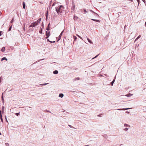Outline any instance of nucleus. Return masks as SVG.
Here are the masks:
<instances>
[{
	"label": "nucleus",
	"instance_id": "f257e3e1",
	"mask_svg": "<svg viewBox=\"0 0 146 146\" xmlns=\"http://www.w3.org/2000/svg\"><path fill=\"white\" fill-rule=\"evenodd\" d=\"M55 8L56 10L58 13H61L63 9V7L62 5H60L59 7H57Z\"/></svg>",
	"mask_w": 146,
	"mask_h": 146
},
{
	"label": "nucleus",
	"instance_id": "f03ea898",
	"mask_svg": "<svg viewBox=\"0 0 146 146\" xmlns=\"http://www.w3.org/2000/svg\"><path fill=\"white\" fill-rule=\"evenodd\" d=\"M38 25L37 23L36 22L33 23L29 26V27H35Z\"/></svg>",
	"mask_w": 146,
	"mask_h": 146
},
{
	"label": "nucleus",
	"instance_id": "7ed1b4c3",
	"mask_svg": "<svg viewBox=\"0 0 146 146\" xmlns=\"http://www.w3.org/2000/svg\"><path fill=\"white\" fill-rule=\"evenodd\" d=\"M46 38H47L49 37L50 35V32L46 31Z\"/></svg>",
	"mask_w": 146,
	"mask_h": 146
},
{
	"label": "nucleus",
	"instance_id": "20e7f679",
	"mask_svg": "<svg viewBox=\"0 0 146 146\" xmlns=\"http://www.w3.org/2000/svg\"><path fill=\"white\" fill-rule=\"evenodd\" d=\"M41 20V18H40L37 20L36 22L38 24L40 23V21Z\"/></svg>",
	"mask_w": 146,
	"mask_h": 146
},
{
	"label": "nucleus",
	"instance_id": "39448f33",
	"mask_svg": "<svg viewBox=\"0 0 146 146\" xmlns=\"http://www.w3.org/2000/svg\"><path fill=\"white\" fill-rule=\"evenodd\" d=\"M58 73V71L56 70L54 71L53 72V73L54 74H57Z\"/></svg>",
	"mask_w": 146,
	"mask_h": 146
},
{
	"label": "nucleus",
	"instance_id": "423d86ee",
	"mask_svg": "<svg viewBox=\"0 0 146 146\" xmlns=\"http://www.w3.org/2000/svg\"><path fill=\"white\" fill-rule=\"evenodd\" d=\"M23 8L25 9V3L23 2Z\"/></svg>",
	"mask_w": 146,
	"mask_h": 146
},
{
	"label": "nucleus",
	"instance_id": "0eeeda50",
	"mask_svg": "<svg viewBox=\"0 0 146 146\" xmlns=\"http://www.w3.org/2000/svg\"><path fill=\"white\" fill-rule=\"evenodd\" d=\"M63 96H64V95H63V94H59V97L62 98Z\"/></svg>",
	"mask_w": 146,
	"mask_h": 146
},
{
	"label": "nucleus",
	"instance_id": "6e6552de",
	"mask_svg": "<svg viewBox=\"0 0 146 146\" xmlns=\"http://www.w3.org/2000/svg\"><path fill=\"white\" fill-rule=\"evenodd\" d=\"M88 41L91 44H93V42L90 40L88 38H87Z\"/></svg>",
	"mask_w": 146,
	"mask_h": 146
},
{
	"label": "nucleus",
	"instance_id": "1a4fd4ad",
	"mask_svg": "<svg viewBox=\"0 0 146 146\" xmlns=\"http://www.w3.org/2000/svg\"><path fill=\"white\" fill-rule=\"evenodd\" d=\"M129 109V108L122 109H119L118 110H127L128 109Z\"/></svg>",
	"mask_w": 146,
	"mask_h": 146
},
{
	"label": "nucleus",
	"instance_id": "9d476101",
	"mask_svg": "<svg viewBox=\"0 0 146 146\" xmlns=\"http://www.w3.org/2000/svg\"><path fill=\"white\" fill-rule=\"evenodd\" d=\"M1 50L2 52H4L5 50V47H3L1 49Z\"/></svg>",
	"mask_w": 146,
	"mask_h": 146
},
{
	"label": "nucleus",
	"instance_id": "9b49d317",
	"mask_svg": "<svg viewBox=\"0 0 146 146\" xmlns=\"http://www.w3.org/2000/svg\"><path fill=\"white\" fill-rule=\"evenodd\" d=\"M4 60H7V59L5 57H3L1 59V61H3Z\"/></svg>",
	"mask_w": 146,
	"mask_h": 146
},
{
	"label": "nucleus",
	"instance_id": "f8f14e48",
	"mask_svg": "<svg viewBox=\"0 0 146 146\" xmlns=\"http://www.w3.org/2000/svg\"><path fill=\"white\" fill-rule=\"evenodd\" d=\"M141 37V35H139V36L135 40H137L138 38H140Z\"/></svg>",
	"mask_w": 146,
	"mask_h": 146
},
{
	"label": "nucleus",
	"instance_id": "ddd939ff",
	"mask_svg": "<svg viewBox=\"0 0 146 146\" xmlns=\"http://www.w3.org/2000/svg\"><path fill=\"white\" fill-rule=\"evenodd\" d=\"M92 20L95 21H96V22H99V21L98 20L93 19H92Z\"/></svg>",
	"mask_w": 146,
	"mask_h": 146
},
{
	"label": "nucleus",
	"instance_id": "4468645a",
	"mask_svg": "<svg viewBox=\"0 0 146 146\" xmlns=\"http://www.w3.org/2000/svg\"><path fill=\"white\" fill-rule=\"evenodd\" d=\"M49 24H48V28L46 29L48 30V31H49L50 30V29L49 28Z\"/></svg>",
	"mask_w": 146,
	"mask_h": 146
},
{
	"label": "nucleus",
	"instance_id": "2eb2a0df",
	"mask_svg": "<svg viewBox=\"0 0 146 146\" xmlns=\"http://www.w3.org/2000/svg\"><path fill=\"white\" fill-rule=\"evenodd\" d=\"M115 81V80H113L111 82V85L112 86H113V83H114V82Z\"/></svg>",
	"mask_w": 146,
	"mask_h": 146
},
{
	"label": "nucleus",
	"instance_id": "dca6fc26",
	"mask_svg": "<svg viewBox=\"0 0 146 146\" xmlns=\"http://www.w3.org/2000/svg\"><path fill=\"white\" fill-rule=\"evenodd\" d=\"M11 27H12V25L10 27L8 31H10L11 30Z\"/></svg>",
	"mask_w": 146,
	"mask_h": 146
},
{
	"label": "nucleus",
	"instance_id": "f3484780",
	"mask_svg": "<svg viewBox=\"0 0 146 146\" xmlns=\"http://www.w3.org/2000/svg\"><path fill=\"white\" fill-rule=\"evenodd\" d=\"M41 30L39 31V33L40 34L42 33V31L41 29Z\"/></svg>",
	"mask_w": 146,
	"mask_h": 146
},
{
	"label": "nucleus",
	"instance_id": "a211bd4d",
	"mask_svg": "<svg viewBox=\"0 0 146 146\" xmlns=\"http://www.w3.org/2000/svg\"><path fill=\"white\" fill-rule=\"evenodd\" d=\"M56 4V2H55L54 3H53V4L52 6H54L55 5V4Z\"/></svg>",
	"mask_w": 146,
	"mask_h": 146
},
{
	"label": "nucleus",
	"instance_id": "6ab92c4d",
	"mask_svg": "<svg viewBox=\"0 0 146 146\" xmlns=\"http://www.w3.org/2000/svg\"><path fill=\"white\" fill-rule=\"evenodd\" d=\"M56 4V2H55L54 3H53V4L52 6H54L55 5V4Z\"/></svg>",
	"mask_w": 146,
	"mask_h": 146
},
{
	"label": "nucleus",
	"instance_id": "aec40b11",
	"mask_svg": "<svg viewBox=\"0 0 146 146\" xmlns=\"http://www.w3.org/2000/svg\"><path fill=\"white\" fill-rule=\"evenodd\" d=\"M80 79V78L79 77L77 78H76L75 80H79Z\"/></svg>",
	"mask_w": 146,
	"mask_h": 146
},
{
	"label": "nucleus",
	"instance_id": "412c9836",
	"mask_svg": "<svg viewBox=\"0 0 146 146\" xmlns=\"http://www.w3.org/2000/svg\"><path fill=\"white\" fill-rule=\"evenodd\" d=\"M16 115L17 116H18L19 115V113H16Z\"/></svg>",
	"mask_w": 146,
	"mask_h": 146
},
{
	"label": "nucleus",
	"instance_id": "4be33fe9",
	"mask_svg": "<svg viewBox=\"0 0 146 146\" xmlns=\"http://www.w3.org/2000/svg\"><path fill=\"white\" fill-rule=\"evenodd\" d=\"M14 21V20H13V18L12 19V20L11 21V23H12Z\"/></svg>",
	"mask_w": 146,
	"mask_h": 146
},
{
	"label": "nucleus",
	"instance_id": "5701e85b",
	"mask_svg": "<svg viewBox=\"0 0 146 146\" xmlns=\"http://www.w3.org/2000/svg\"><path fill=\"white\" fill-rule=\"evenodd\" d=\"M128 129L127 128H125V129H124V130L126 131H127V130Z\"/></svg>",
	"mask_w": 146,
	"mask_h": 146
},
{
	"label": "nucleus",
	"instance_id": "b1692460",
	"mask_svg": "<svg viewBox=\"0 0 146 146\" xmlns=\"http://www.w3.org/2000/svg\"><path fill=\"white\" fill-rule=\"evenodd\" d=\"M2 31H0V36H1L2 35Z\"/></svg>",
	"mask_w": 146,
	"mask_h": 146
},
{
	"label": "nucleus",
	"instance_id": "393cba45",
	"mask_svg": "<svg viewBox=\"0 0 146 146\" xmlns=\"http://www.w3.org/2000/svg\"><path fill=\"white\" fill-rule=\"evenodd\" d=\"M2 118V115L1 114H0V118Z\"/></svg>",
	"mask_w": 146,
	"mask_h": 146
},
{
	"label": "nucleus",
	"instance_id": "a878e982",
	"mask_svg": "<svg viewBox=\"0 0 146 146\" xmlns=\"http://www.w3.org/2000/svg\"><path fill=\"white\" fill-rule=\"evenodd\" d=\"M62 32L60 34V36L61 35H62Z\"/></svg>",
	"mask_w": 146,
	"mask_h": 146
},
{
	"label": "nucleus",
	"instance_id": "bb28decb",
	"mask_svg": "<svg viewBox=\"0 0 146 146\" xmlns=\"http://www.w3.org/2000/svg\"><path fill=\"white\" fill-rule=\"evenodd\" d=\"M78 37H79V38H81V39L82 38V37H81L80 36H79V35H78Z\"/></svg>",
	"mask_w": 146,
	"mask_h": 146
},
{
	"label": "nucleus",
	"instance_id": "cd10ccee",
	"mask_svg": "<svg viewBox=\"0 0 146 146\" xmlns=\"http://www.w3.org/2000/svg\"><path fill=\"white\" fill-rule=\"evenodd\" d=\"M42 84V85H46V84Z\"/></svg>",
	"mask_w": 146,
	"mask_h": 146
},
{
	"label": "nucleus",
	"instance_id": "c85d7f7f",
	"mask_svg": "<svg viewBox=\"0 0 146 146\" xmlns=\"http://www.w3.org/2000/svg\"><path fill=\"white\" fill-rule=\"evenodd\" d=\"M136 0L138 2V3H139V0Z\"/></svg>",
	"mask_w": 146,
	"mask_h": 146
},
{
	"label": "nucleus",
	"instance_id": "c756f323",
	"mask_svg": "<svg viewBox=\"0 0 146 146\" xmlns=\"http://www.w3.org/2000/svg\"><path fill=\"white\" fill-rule=\"evenodd\" d=\"M143 0V2H144V3H145V0Z\"/></svg>",
	"mask_w": 146,
	"mask_h": 146
},
{
	"label": "nucleus",
	"instance_id": "7c9ffc66",
	"mask_svg": "<svg viewBox=\"0 0 146 146\" xmlns=\"http://www.w3.org/2000/svg\"><path fill=\"white\" fill-rule=\"evenodd\" d=\"M77 38V37H76V36H75V38H74V40H75V39Z\"/></svg>",
	"mask_w": 146,
	"mask_h": 146
},
{
	"label": "nucleus",
	"instance_id": "2f4dec72",
	"mask_svg": "<svg viewBox=\"0 0 146 146\" xmlns=\"http://www.w3.org/2000/svg\"><path fill=\"white\" fill-rule=\"evenodd\" d=\"M43 25H44L43 24H42V27H43Z\"/></svg>",
	"mask_w": 146,
	"mask_h": 146
},
{
	"label": "nucleus",
	"instance_id": "473e14b6",
	"mask_svg": "<svg viewBox=\"0 0 146 146\" xmlns=\"http://www.w3.org/2000/svg\"><path fill=\"white\" fill-rule=\"evenodd\" d=\"M2 98L3 99V95H2Z\"/></svg>",
	"mask_w": 146,
	"mask_h": 146
},
{
	"label": "nucleus",
	"instance_id": "72a5a7b5",
	"mask_svg": "<svg viewBox=\"0 0 146 146\" xmlns=\"http://www.w3.org/2000/svg\"><path fill=\"white\" fill-rule=\"evenodd\" d=\"M84 11L85 12H86V10L85 9H84Z\"/></svg>",
	"mask_w": 146,
	"mask_h": 146
},
{
	"label": "nucleus",
	"instance_id": "f704fd0d",
	"mask_svg": "<svg viewBox=\"0 0 146 146\" xmlns=\"http://www.w3.org/2000/svg\"><path fill=\"white\" fill-rule=\"evenodd\" d=\"M4 109V107H2V109Z\"/></svg>",
	"mask_w": 146,
	"mask_h": 146
},
{
	"label": "nucleus",
	"instance_id": "c9c22d12",
	"mask_svg": "<svg viewBox=\"0 0 146 146\" xmlns=\"http://www.w3.org/2000/svg\"><path fill=\"white\" fill-rule=\"evenodd\" d=\"M145 26H146V22H145Z\"/></svg>",
	"mask_w": 146,
	"mask_h": 146
},
{
	"label": "nucleus",
	"instance_id": "e433bc0d",
	"mask_svg": "<svg viewBox=\"0 0 146 146\" xmlns=\"http://www.w3.org/2000/svg\"><path fill=\"white\" fill-rule=\"evenodd\" d=\"M47 40H48V41H49V42H51L50 41H49V39H48Z\"/></svg>",
	"mask_w": 146,
	"mask_h": 146
},
{
	"label": "nucleus",
	"instance_id": "4c0bfd02",
	"mask_svg": "<svg viewBox=\"0 0 146 146\" xmlns=\"http://www.w3.org/2000/svg\"><path fill=\"white\" fill-rule=\"evenodd\" d=\"M0 114H1V110L0 111Z\"/></svg>",
	"mask_w": 146,
	"mask_h": 146
},
{
	"label": "nucleus",
	"instance_id": "58836bf2",
	"mask_svg": "<svg viewBox=\"0 0 146 146\" xmlns=\"http://www.w3.org/2000/svg\"><path fill=\"white\" fill-rule=\"evenodd\" d=\"M96 56L95 58H96L97 56Z\"/></svg>",
	"mask_w": 146,
	"mask_h": 146
}]
</instances>
